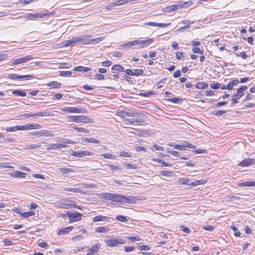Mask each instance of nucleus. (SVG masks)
Segmentation results:
<instances>
[{
	"mask_svg": "<svg viewBox=\"0 0 255 255\" xmlns=\"http://www.w3.org/2000/svg\"><path fill=\"white\" fill-rule=\"evenodd\" d=\"M74 44L77 45H94L104 40V37H99L96 38L91 39L92 35H85L82 36L73 37Z\"/></svg>",
	"mask_w": 255,
	"mask_h": 255,
	"instance_id": "1",
	"label": "nucleus"
},
{
	"mask_svg": "<svg viewBox=\"0 0 255 255\" xmlns=\"http://www.w3.org/2000/svg\"><path fill=\"white\" fill-rule=\"evenodd\" d=\"M107 246L109 247H118L126 243V241L122 238H113V239L104 240Z\"/></svg>",
	"mask_w": 255,
	"mask_h": 255,
	"instance_id": "2",
	"label": "nucleus"
},
{
	"mask_svg": "<svg viewBox=\"0 0 255 255\" xmlns=\"http://www.w3.org/2000/svg\"><path fill=\"white\" fill-rule=\"evenodd\" d=\"M61 113H87V111L84 108L81 107H67L61 109Z\"/></svg>",
	"mask_w": 255,
	"mask_h": 255,
	"instance_id": "3",
	"label": "nucleus"
},
{
	"mask_svg": "<svg viewBox=\"0 0 255 255\" xmlns=\"http://www.w3.org/2000/svg\"><path fill=\"white\" fill-rule=\"evenodd\" d=\"M33 58L34 57L33 56L28 55L16 59H11L9 62V63L10 65H18L21 63H26L27 61L32 60Z\"/></svg>",
	"mask_w": 255,
	"mask_h": 255,
	"instance_id": "4",
	"label": "nucleus"
},
{
	"mask_svg": "<svg viewBox=\"0 0 255 255\" xmlns=\"http://www.w3.org/2000/svg\"><path fill=\"white\" fill-rule=\"evenodd\" d=\"M144 121L142 120V118H137L136 119H126L123 123L126 126H129V125H142Z\"/></svg>",
	"mask_w": 255,
	"mask_h": 255,
	"instance_id": "5",
	"label": "nucleus"
},
{
	"mask_svg": "<svg viewBox=\"0 0 255 255\" xmlns=\"http://www.w3.org/2000/svg\"><path fill=\"white\" fill-rule=\"evenodd\" d=\"M53 14V12L28 13L25 16L27 18L31 19L34 18H44L46 16L52 15Z\"/></svg>",
	"mask_w": 255,
	"mask_h": 255,
	"instance_id": "6",
	"label": "nucleus"
},
{
	"mask_svg": "<svg viewBox=\"0 0 255 255\" xmlns=\"http://www.w3.org/2000/svg\"><path fill=\"white\" fill-rule=\"evenodd\" d=\"M67 215L70 222H76L80 220L82 216L81 214L77 212L74 213L67 212Z\"/></svg>",
	"mask_w": 255,
	"mask_h": 255,
	"instance_id": "7",
	"label": "nucleus"
},
{
	"mask_svg": "<svg viewBox=\"0 0 255 255\" xmlns=\"http://www.w3.org/2000/svg\"><path fill=\"white\" fill-rule=\"evenodd\" d=\"M41 126L37 124H28L25 125L20 126V130H26L29 129H39Z\"/></svg>",
	"mask_w": 255,
	"mask_h": 255,
	"instance_id": "8",
	"label": "nucleus"
},
{
	"mask_svg": "<svg viewBox=\"0 0 255 255\" xmlns=\"http://www.w3.org/2000/svg\"><path fill=\"white\" fill-rule=\"evenodd\" d=\"M71 155L78 157H82L84 156H91L93 155V153L87 150L73 151Z\"/></svg>",
	"mask_w": 255,
	"mask_h": 255,
	"instance_id": "9",
	"label": "nucleus"
},
{
	"mask_svg": "<svg viewBox=\"0 0 255 255\" xmlns=\"http://www.w3.org/2000/svg\"><path fill=\"white\" fill-rule=\"evenodd\" d=\"M8 78L11 79L16 80V79H32L34 77L33 75H18L16 74H11L8 75Z\"/></svg>",
	"mask_w": 255,
	"mask_h": 255,
	"instance_id": "10",
	"label": "nucleus"
},
{
	"mask_svg": "<svg viewBox=\"0 0 255 255\" xmlns=\"http://www.w3.org/2000/svg\"><path fill=\"white\" fill-rule=\"evenodd\" d=\"M46 112H40L34 113H27L24 114L22 115L24 118H28L30 117H45L49 116Z\"/></svg>",
	"mask_w": 255,
	"mask_h": 255,
	"instance_id": "11",
	"label": "nucleus"
},
{
	"mask_svg": "<svg viewBox=\"0 0 255 255\" xmlns=\"http://www.w3.org/2000/svg\"><path fill=\"white\" fill-rule=\"evenodd\" d=\"M76 123H83L85 124L93 123V119L90 118L85 117L84 115L77 116Z\"/></svg>",
	"mask_w": 255,
	"mask_h": 255,
	"instance_id": "12",
	"label": "nucleus"
},
{
	"mask_svg": "<svg viewBox=\"0 0 255 255\" xmlns=\"http://www.w3.org/2000/svg\"><path fill=\"white\" fill-rule=\"evenodd\" d=\"M136 42L137 45H138L139 48H142L145 46H147L150 44L151 43H152L153 42V39L152 38H149L147 40H144L137 39Z\"/></svg>",
	"mask_w": 255,
	"mask_h": 255,
	"instance_id": "13",
	"label": "nucleus"
},
{
	"mask_svg": "<svg viewBox=\"0 0 255 255\" xmlns=\"http://www.w3.org/2000/svg\"><path fill=\"white\" fill-rule=\"evenodd\" d=\"M244 95V92H241L237 91V93L232 96L231 105L233 106L235 104L239 103V100L242 98Z\"/></svg>",
	"mask_w": 255,
	"mask_h": 255,
	"instance_id": "14",
	"label": "nucleus"
},
{
	"mask_svg": "<svg viewBox=\"0 0 255 255\" xmlns=\"http://www.w3.org/2000/svg\"><path fill=\"white\" fill-rule=\"evenodd\" d=\"M135 202L134 197L121 195L120 201L121 203H135Z\"/></svg>",
	"mask_w": 255,
	"mask_h": 255,
	"instance_id": "15",
	"label": "nucleus"
},
{
	"mask_svg": "<svg viewBox=\"0 0 255 255\" xmlns=\"http://www.w3.org/2000/svg\"><path fill=\"white\" fill-rule=\"evenodd\" d=\"M254 163V159L253 158H246L241 161L239 165L242 167L249 166Z\"/></svg>",
	"mask_w": 255,
	"mask_h": 255,
	"instance_id": "16",
	"label": "nucleus"
},
{
	"mask_svg": "<svg viewBox=\"0 0 255 255\" xmlns=\"http://www.w3.org/2000/svg\"><path fill=\"white\" fill-rule=\"evenodd\" d=\"M66 145L62 143H51L46 148L47 150H55L60 148L66 147Z\"/></svg>",
	"mask_w": 255,
	"mask_h": 255,
	"instance_id": "17",
	"label": "nucleus"
},
{
	"mask_svg": "<svg viewBox=\"0 0 255 255\" xmlns=\"http://www.w3.org/2000/svg\"><path fill=\"white\" fill-rule=\"evenodd\" d=\"M93 221L94 222H99V221H105L107 222H110V218L103 216L102 215H99L98 216H95L93 218Z\"/></svg>",
	"mask_w": 255,
	"mask_h": 255,
	"instance_id": "18",
	"label": "nucleus"
},
{
	"mask_svg": "<svg viewBox=\"0 0 255 255\" xmlns=\"http://www.w3.org/2000/svg\"><path fill=\"white\" fill-rule=\"evenodd\" d=\"M135 45H137V42H136V40H134L133 41H129L128 43H126L124 44H122V45H121L120 46V49H122L124 47H126V48H131V47H133V46H135Z\"/></svg>",
	"mask_w": 255,
	"mask_h": 255,
	"instance_id": "19",
	"label": "nucleus"
},
{
	"mask_svg": "<svg viewBox=\"0 0 255 255\" xmlns=\"http://www.w3.org/2000/svg\"><path fill=\"white\" fill-rule=\"evenodd\" d=\"M72 226L62 228L58 231V235L61 236L67 234L72 231Z\"/></svg>",
	"mask_w": 255,
	"mask_h": 255,
	"instance_id": "20",
	"label": "nucleus"
},
{
	"mask_svg": "<svg viewBox=\"0 0 255 255\" xmlns=\"http://www.w3.org/2000/svg\"><path fill=\"white\" fill-rule=\"evenodd\" d=\"M26 174L20 171H15L11 173L12 177L14 178H25Z\"/></svg>",
	"mask_w": 255,
	"mask_h": 255,
	"instance_id": "21",
	"label": "nucleus"
},
{
	"mask_svg": "<svg viewBox=\"0 0 255 255\" xmlns=\"http://www.w3.org/2000/svg\"><path fill=\"white\" fill-rule=\"evenodd\" d=\"M100 247V244H95L90 249L87 255H92L94 253L97 252Z\"/></svg>",
	"mask_w": 255,
	"mask_h": 255,
	"instance_id": "22",
	"label": "nucleus"
},
{
	"mask_svg": "<svg viewBox=\"0 0 255 255\" xmlns=\"http://www.w3.org/2000/svg\"><path fill=\"white\" fill-rule=\"evenodd\" d=\"M181 5H172L171 6H168L166 7L165 9V11L166 12H171L174 10H175L177 9H179L181 8Z\"/></svg>",
	"mask_w": 255,
	"mask_h": 255,
	"instance_id": "23",
	"label": "nucleus"
},
{
	"mask_svg": "<svg viewBox=\"0 0 255 255\" xmlns=\"http://www.w3.org/2000/svg\"><path fill=\"white\" fill-rule=\"evenodd\" d=\"M240 187L253 186L255 187V181H246L239 184Z\"/></svg>",
	"mask_w": 255,
	"mask_h": 255,
	"instance_id": "24",
	"label": "nucleus"
},
{
	"mask_svg": "<svg viewBox=\"0 0 255 255\" xmlns=\"http://www.w3.org/2000/svg\"><path fill=\"white\" fill-rule=\"evenodd\" d=\"M128 117H135L137 118H141L143 115L141 113H137L135 111L129 110L128 111Z\"/></svg>",
	"mask_w": 255,
	"mask_h": 255,
	"instance_id": "25",
	"label": "nucleus"
},
{
	"mask_svg": "<svg viewBox=\"0 0 255 255\" xmlns=\"http://www.w3.org/2000/svg\"><path fill=\"white\" fill-rule=\"evenodd\" d=\"M58 171L59 172L62 174H66L68 173V172H74V170L71 168H59L58 169Z\"/></svg>",
	"mask_w": 255,
	"mask_h": 255,
	"instance_id": "26",
	"label": "nucleus"
},
{
	"mask_svg": "<svg viewBox=\"0 0 255 255\" xmlns=\"http://www.w3.org/2000/svg\"><path fill=\"white\" fill-rule=\"evenodd\" d=\"M239 82L237 79H234L227 85V88L228 90H232L234 86H236L239 84Z\"/></svg>",
	"mask_w": 255,
	"mask_h": 255,
	"instance_id": "27",
	"label": "nucleus"
},
{
	"mask_svg": "<svg viewBox=\"0 0 255 255\" xmlns=\"http://www.w3.org/2000/svg\"><path fill=\"white\" fill-rule=\"evenodd\" d=\"M72 128L78 132H83L86 134H89L90 133V131L88 129H87L84 128H79L77 126H74Z\"/></svg>",
	"mask_w": 255,
	"mask_h": 255,
	"instance_id": "28",
	"label": "nucleus"
},
{
	"mask_svg": "<svg viewBox=\"0 0 255 255\" xmlns=\"http://www.w3.org/2000/svg\"><path fill=\"white\" fill-rule=\"evenodd\" d=\"M46 85L49 87H52L53 88H59L61 86V84L56 81H52L46 84Z\"/></svg>",
	"mask_w": 255,
	"mask_h": 255,
	"instance_id": "29",
	"label": "nucleus"
},
{
	"mask_svg": "<svg viewBox=\"0 0 255 255\" xmlns=\"http://www.w3.org/2000/svg\"><path fill=\"white\" fill-rule=\"evenodd\" d=\"M74 70L76 71L80 72V71H84V72H88L91 70L90 67H86L84 66H77L74 68Z\"/></svg>",
	"mask_w": 255,
	"mask_h": 255,
	"instance_id": "30",
	"label": "nucleus"
},
{
	"mask_svg": "<svg viewBox=\"0 0 255 255\" xmlns=\"http://www.w3.org/2000/svg\"><path fill=\"white\" fill-rule=\"evenodd\" d=\"M178 183L182 185H191V181L189 179L181 178L178 179Z\"/></svg>",
	"mask_w": 255,
	"mask_h": 255,
	"instance_id": "31",
	"label": "nucleus"
},
{
	"mask_svg": "<svg viewBox=\"0 0 255 255\" xmlns=\"http://www.w3.org/2000/svg\"><path fill=\"white\" fill-rule=\"evenodd\" d=\"M64 191H69L72 192L74 193H83L82 191L80 188H65L63 189Z\"/></svg>",
	"mask_w": 255,
	"mask_h": 255,
	"instance_id": "32",
	"label": "nucleus"
},
{
	"mask_svg": "<svg viewBox=\"0 0 255 255\" xmlns=\"http://www.w3.org/2000/svg\"><path fill=\"white\" fill-rule=\"evenodd\" d=\"M19 214H20L21 217L26 218L30 216L34 215L35 212L33 211H31L25 212H23V213L19 212Z\"/></svg>",
	"mask_w": 255,
	"mask_h": 255,
	"instance_id": "33",
	"label": "nucleus"
},
{
	"mask_svg": "<svg viewBox=\"0 0 255 255\" xmlns=\"http://www.w3.org/2000/svg\"><path fill=\"white\" fill-rule=\"evenodd\" d=\"M195 86L197 89H206L208 87V84L203 82H199L196 83Z\"/></svg>",
	"mask_w": 255,
	"mask_h": 255,
	"instance_id": "34",
	"label": "nucleus"
},
{
	"mask_svg": "<svg viewBox=\"0 0 255 255\" xmlns=\"http://www.w3.org/2000/svg\"><path fill=\"white\" fill-rule=\"evenodd\" d=\"M20 126H16L14 127H9L5 128V130L8 132L15 131L16 130H20Z\"/></svg>",
	"mask_w": 255,
	"mask_h": 255,
	"instance_id": "35",
	"label": "nucleus"
},
{
	"mask_svg": "<svg viewBox=\"0 0 255 255\" xmlns=\"http://www.w3.org/2000/svg\"><path fill=\"white\" fill-rule=\"evenodd\" d=\"M42 135L45 136H53L55 135V134L54 131H53L42 130Z\"/></svg>",
	"mask_w": 255,
	"mask_h": 255,
	"instance_id": "36",
	"label": "nucleus"
},
{
	"mask_svg": "<svg viewBox=\"0 0 255 255\" xmlns=\"http://www.w3.org/2000/svg\"><path fill=\"white\" fill-rule=\"evenodd\" d=\"M112 70L122 72L124 71V68L120 65H115L112 67Z\"/></svg>",
	"mask_w": 255,
	"mask_h": 255,
	"instance_id": "37",
	"label": "nucleus"
},
{
	"mask_svg": "<svg viewBox=\"0 0 255 255\" xmlns=\"http://www.w3.org/2000/svg\"><path fill=\"white\" fill-rule=\"evenodd\" d=\"M41 146V145L37 143L36 144H29L27 145L26 148L28 149H37Z\"/></svg>",
	"mask_w": 255,
	"mask_h": 255,
	"instance_id": "38",
	"label": "nucleus"
},
{
	"mask_svg": "<svg viewBox=\"0 0 255 255\" xmlns=\"http://www.w3.org/2000/svg\"><path fill=\"white\" fill-rule=\"evenodd\" d=\"M109 230L110 229L105 227H99L96 229L97 233H107Z\"/></svg>",
	"mask_w": 255,
	"mask_h": 255,
	"instance_id": "39",
	"label": "nucleus"
},
{
	"mask_svg": "<svg viewBox=\"0 0 255 255\" xmlns=\"http://www.w3.org/2000/svg\"><path fill=\"white\" fill-rule=\"evenodd\" d=\"M12 93L14 95L19 96L21 97H25L26 95V93L25 92L20 90L13 91Z\"/></svg>",
	"mask_w": 255,
	"mask_h": 255,
	"instance_id": "40",
	"label": "nucleus"
},
{
	"mask_svg": "<svg viewBox=\"0 0 255 255\" xmlns=\"http://www.w3.org/2000/svg\"><path fill=\"white\" fill-rule=\"evenodd\" d=\"M121 195L117 194H112L111 200L120 203Z\"/></svg>",
	"mask_w": 255,
	"mask_h": 255,
	"instance_id": "41",
	"label": "nucleus"
},
{
	"mask_svg": "<svg viewBox=\"0 0 255 255\" xmlns=\"http://www.w3.org/2000/svg\"><path fill=\"white\" fill-rule=\"evenodd\" d=\"M128 1V0H125L124 2H122L121 1V0H118L116 1L113 2L110 5L111 6H118V5H121L124 3H126Z\"/></svg>",
	"mask_w": 255,
	"mask_h": 255,
	"instance_id": "42",
	"label": "nucleus"
},
{
	"mask_svg": "<svg viewBox=\"0 0 255 255\" xmlns=\"http://www.w3.org/2000/svg\"><path fill=\"white\" fill-rule=\"evenodd\" d=\"M101 155L103 156V157L107 159H115L116 158V156L111 153H104L101 154Z\"/></svg>",
	"mask_w": 255,
	"mask_h": 255,
	"instance_id": "43",
	"label": "nucleus"
},
{
	"mask_svg": "<svg viewBox=\"0 0 255 255\" xmlns=\"http://www.w3.org/2000/svg\"><path fill=\"white\" fill-rule=\"evenodd\" d=\"M160 173L161 175L167 177L173 176V172L168 171H161Z\"/></svg>",
	"mask_w": 255,
	"mask_h": 255,
	"instance_id": "44",
	"label": "nucleus"
},
{
	"mask_svg": "<svg viewBox=\"0 0 255 255\" xmlns=\"http://www.w3.org/2000/svg\"><path fill=\"white\" fill-rule=\"evenodd\" d=\"M72 74V73L71 71H61L59 72V75L60 76H63V77H68L70 76Z\"/></svg>",
	"mask_w": 255,
	"mask_h": 255,
	"instance_id": "45",
	"label": "nucleus"
},
{
	"mask_svg": "<svg viewBox=\"0 0 255 255\" xmlns=\"http://www.w3.org/2000/svg\"><path fill=\"white\" fill-rule=\"evenodd\" d=\"M192 4V2L191 0L185 1L184 2H180L178 5H181V8L183 7H187L188 6L191 5Z\"/></svg>",
	"mask_w": 255,
	"mask_h": 255,
	"instance_id": "46",
	"label": "nucleus"
},
{
	"mask_svg": "<svg viewBox=\"0 0 255 255\" xmlns=\"http://www.w3.org/2000/svg\"><path fill=\"white\" fill-rule=\"evenodd\" d=\"M65 42V45H66V47H68L69 46L74 45V37H73L71 39L68 40H66Z\"/></svg>",
	"mask_w": 255,
	"mask_h": 255,
	"instance_id": "47",
	"label": "nucleus"
},
{
	"mask_svg": "<svg viewBox=\"0 0 255 255\" xmlns=\"http://www.w3.org/2000/svg\"><path fill=\"white\" fill-rule=\"evenodd\" d=\"M173 146L174 149H176L179 150H185V144H175Z\"/></svg>",
	"mask_w": 255,
	"mask_h": 255,
	"instance_id": "48",
	"label": "nucleus"
},
{
	"mask_svg": "<svg viewBox=\"0 0 255 255\" xmlns=\"http://www.w3.org/2000/svg\"><path fill=\"white\" fill-rule=\"evenodd\" d=\"M86 141L93 143H99L100 141L99 140L93 138H86L85 139Z\"/></svg>",
	"mask_w": 255,
	"mask_h": 255,
	"instance_id": "49",
	"label": "nucleus"
},
{
	"mask_svg": "<svg viewBox=\"0 0 255 255\" xmlns=\"http://www.w3.org/2000/svg\"><path fill=\"white\" fill-rule=\"evenodd\" d=\"M62 143L64 144H74L75 142L71 140H69L66 138H63L62 139L59 140Z\"/></svg>",
	"mask_w": 255,
	"mask_h": 255,
	"instance_id": "50",
	"label": "nucleus"
},
{
	"mask_svg": "<svg viewBox=\"0 0 255 255\" xmlns=\"http://www.w3.org/2000/svg\"><path fill=\"white\" fill-rule=\"evenodd\" d=\"M116 219L122 222H126L127 221L126 217L123 215H118L116 217Z\"/></svg>",
	"mask_w": 255,
	"mask_h": 255,
	"instance_id": "51",
	"label": "nucleus"
},
{
	"mask_svg": "<svg viewBox=\"0 0 255 255\" xmlns=\"http://www.w3.org/2000/svg\"><path fill=\"white\" fill-rule=\"evenodd\" d=\"M143 73L142 69H135L133 71V76H138L141 75Z\"/></svg>",
	"mask_w": 255,
	"mask_h": 255,
	"instance_id": "52",
	"label": "nucleus"
},
{
	"mask_svg": "<svg viewBox=\"0 0 255 255\" xmlns=\"http://www.w3.org/2000/svg\"><path fill=\"white\" fill-rule=\"evenodd\" d=\"M226 113V111L217 110L213 112V114L215 116H222Z\"/></svg>",
	"mask_w": 255,
	"mask_h": 255,
	"instance_id": "53",
	"label": "nucleus"
},
{
	"mask_svg": "<svg viewBox=\"0 0 255 255\" xmlns=\"http://www.w3.org/2000/svg\"><path fill=\"white\" fill-rule=\"evenodd\" d=\"M231 229H232V230L233 231L235 232L234 233V235L236 236V237H240V235H241V233L240 232H237V228L234 226H231Z\"/></svg>",
	"mask_w": 255,
	"mask_h": 255,
	"instance_id": "54",
	"label": "nucleus"
},
{
	"mask_svg": "<svg viewBox=\"0 0 255 255\" xmlns=\"http://www.w3.org/2000/svg\"><path fill=\"white\" fill-rule=\"evenodd\" d=\"M167 101H170L174 103H178L179 101H181L182 99L179 98H173L172 99H168L167 100Z\"/></svg>",
	"mask_w": 255,
	"mask_h": 255,
	"instance_id": "55",
	"label": "nucleus"
},
{
	"mask_svg": "<svg viewBox=\"0 0 255 255\" xmlns=\"http://www.w3.org/2000/svg\"><path fill=\"white\" fill-rule=\"evenodd\" d=\"M153 149L159 151H163L164 148L159 145L154 144L152 146Z\"/></svg>",
	"mask_w": 255,
	"mask_h": 255,
	"instance_id": "56",
	"label": "nucleus"
},
{
	"mask_svg": "<svg viewBox=\"0 0 255 255\" xmlns=\"http://www.w3.org/2000/svg\"><path fill=\"white\" fill-rule=\"evenodd\" d=\"M112 64V62L111 61L107 60L104 61L102 63V65L104 67H109Z\"/></svg>",
	"mask_w": 255,
	"mask_h": 255,
	"instance_id": "57",
	"label": "nucleus"
},
{
	"mask_svg": "<svg viewBox=\"0 0 255 255\" xmlns=\"http://www.w3.org/2000/svg\"><path fill=\"white\" fill-rule=\"evenodd\" d=\"M192 51L195 53H199L200 54H203L204 52L203 50H200V49L198 47H194L192 49Z\"/></svg>",
	"mask_w": 255,
	"mask_h": 255,
	"instance_id": "58",
	"label": "nucleus"
},
{
	"mask_svg": "<svg viewBox=\"0 0 255 255\" xmlns=\"http://www.w3.org/2000/svg\"><path fill=\"white\" fill-rule=\"evenodd\" d=\"M176 58L177 59H180L181 58L184 59L183 53L182 52H179V51L177 52L176 53Z\"/></svg>",
	"mask_w": 255,
	"mask_h": 255,
	"instance_id": "59",
	"label": "nucleus"
},
{
	"mask_svg": "<svg viewBox=\"0 0 255 255\" xmlns=\"http://www.w3.org/2000/svg\"><path fill=\"white\" fill-rule=\"evenodd\" d=\"M240 56L244 59H246L248 57L247 55L246 54V53L245 52H242L240 53V54L236 53V56L237 57H239Z\"/></svg>",
	"mask_w": 255,
	"mask_h": 255,
	"instance_id": "60",
	"label": "nucleus"
},
{
	"mask_svg": "<svg viewBox=\"0 0 255 255\" xmlns=\"http://www.w3.org/2000/svg\"><path fill=\"white\" fill-rule=\"evenodd\" d=\"M180 229L183 232H184L187 234H189L191 232L190 229H189L188 228L186 227L185 226H181Z\"/></svg>",
	"mask_w": 255,
	"mask_h": 255,
	"instance_id": "61",
	"label": "nucleus"
},
{
	"mask_svg": "<svg viewBox=\"0 0 255 255\" xmlns=\"http://www.w3.org/2000/svg\"><path fill=\"white\" fill-rule=\"evenodd\" d=\"M125 167L127 169H135L136 168L135 165L129 163L125 164Z\"/></svg>",
	"mask_w": 255,
	"mask_h": 255,
	"instance_id": "62",
	"label": "nucleus"
},
{
	"mask_svg": "<svg viewBox=\"0 0 255 255\" xmlns=\"http://www.w3.org/2000/svg\"><path fill=\"white\" fill-rule=\"evenodd\" d=\"M112 194L106 193L104 194L103 198L106 200H110L112 199Z\"/></svg>",
	"mask_w": 255,
	"mask_h": 255,
	"instance_id": "63",
	"label": "nucleus"
},
{
	"mask_svg": "<svg viewBox=\"0 0 255 255\" xmlns=\"http://www.w3.org/2000/svg\"><path fill=\"white\" fill-rule=\"evenodd\" d=\"M5 246H9L13 245V243L8 239H5L3 241Z\"/></svg>",
	"mask_w": 255,
	"mask_h": 255,
	"instance_id": "64",
	"label": "nucleus"
}]
</instances>
